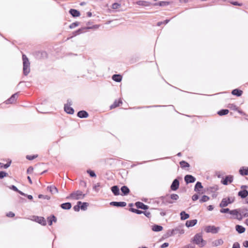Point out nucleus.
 Masks as SVG:
<instances>
[{
  "label": "nucleus",
  "instance_id": "nucleus-1",
  "mask_svg": "<svg viewBox=\"0 0 248 248\" xmlns=\"http://www.w3.org/2000/svg\"><path fill=\"white\" fill-rule=\"evenodd\" d=\"M23 73L24 75L27 76L30 72V62L25 54H22Z\"/></svg>",
  "mask_w": 248,
  "mask_h": 248
},
{
  "label": "nucleus",
  "instance_id": "nucleus-2",
  "mask_svg": "<svg viewBox=\"0 0 248 248\" xmlns=\"http://www.w3.org/2000/svg\"><path fill=\"white\" fill-rule=\"evenodd\" d=\"M86 196L85 194H83L82 192L80 190H77L71 193L68 196L66 199H73V200H79L83 199Z\"/></svg>",
  "mask_w": 248,
  "mask_h": 248
},
{
  "label": "nucleus",
  "instance_id": "nucleus-3",
  "mask_svg": "<svg viewBox=\"0 0 248 248\" xmlns=\"http://www.w3.org/2000/svg\"><path fill=\"white\" fill-rule=\"evenodd\" d=\"M192 242L200 247H203L206 244L205 241L203 240L202 237V235L200 233H197L194 235L192 239Z\"/></svg>",
  "mask_w": 248,
  "mask_h": 248
},
{
  "label": "nucleus",
  "instance_id": "nucleus-4",
  "mask_svg": "<svg viewBox=\"0 0 248 248\" xmlns=\"http://www.w3.org/2000/svg\"><path fill=\"white\" fill-rule=\"evenodd\" d=\"M89 205V203L88 202L78 201L77 204L74 206L73 209L76 212L79 211L80 209L82 211H86Z\"/></svg>",
  "mask_w": 248,
  "mask_h": 248
},
{
  "label": "nucleus",
  "instance_id": "nucleus-5",
  "mask_svg": "<svg viewBox=\"0 0 248 248\" xmlns=\"http://www.w3.org/2000/svg\"><path fill=\"white\" fill-rule=\"evenodd\" d=\"M234 202V197H227L222 199L219 204V206L220 208H224L227 206L229 204L232 203Z\"/></svg>",
  "mask_w": 248,
  "mask_h": 248
},
{
  "label": "nucleus",
  "instance_id": "nucleus-6",
  "mask_svg": "<svg viewBox=\"0 0 248 248\" xmlns=\"http://www.w3.org/2000/svg\"><path fill=\"white\" fill-rule=\"evenodd\" d=\"M237 209H239V212H238V214L237 215H234V216H236V217L234 218L239 220H241L243 217H248V209L247 208H237Z\"/></svg>",
  "mask_w": 248,
  "mask_h": 248
},
{
  "label": "nucleus",
  "instance_id": "nucleus-7",
  "mask_svg": "<svg viewBox=\"0 0 248 248\" xmlns=\"http://www.w3.org/2000/svg\"><path fill=\"white\" fill-rule=\"evenodd\" d=\"M98 28V26L97 25H93V26H88L82 27L80 29H78L76 31L73 32V36H76L78 35H79L85 31L86 30L93 29H97Z\"/></svg>",
  "mask_w": 248,
  "mask_h": 248
},
{
  "label": "nucleus",
  "instance_id": "nucleus-8",
  "mask_svg": "<svg viewBox=\"0 0 248 248\" xmlns=\"http://www.w3.org/2000/svg\"><path fill=\"white\" fill-rule=\"evenodd\" d=\"M233 176L232 175H226L224 177H222L221 180V183L224 185L227 186L233 182Z\"/></svg>",
  "mask_w": 248,
  "mask_h": 248
},
{
  "label": "nucleus",
  "instance_id": "nucleus-9",
  "mask_svg": "<svg viewBox=\"0 0 248 248\" xmlns=\"http://www.w3.org/2000/svg\"><path fill=\"white\" fill-rule=\"evenodd\" d=\"M238 212H239V209H233V210H231L228 208H221V209L220 210V212L221 213H223V214L228 213V214H230V215H232L233 216H234V215H237L238 214Z\"/></svg>",
  "mask_w": 248,
  "mask_h": 248
},
{
  "label": "nucleus",
  "instance_id": "nucleus-10",
  "mask_svg": "<svg viewBox=\"0 0 248 248\" xmlns=\"http://www.w3.org/2000/svg\"><path fill=\"white\" fill-rule=\"evenodd\" d=\"M219 230V227L211 225L206 226L205 229V231L206 232H211L214 234L217 233Z\"/></svg>",
  "mask_w": 248,
  "mask_h": 248
},
{
  "label": "nucleus",
  "instance_id": "nucleus-11",
  "mask_svg": "<svg viewBox=\"0 0 248 248\" xmlns=\"http://www.w3.org/2000/svg\"><path fill=\"white\" fill-rule=\"evenodd\" d=\"M179 178L177 177L172 181V183L170 185V188L172 191H176L179 188Z\"/></svg>",
  "mask_w": 248,
  "mask_h": 248
},
{
  "label": "nucleus",
  "instance_id": "nucleus-12",
  "mask_svg": "<svg viewBox=\"0 0 248 248\" xmlns=\"http://www.w3.org/2000/svg\"><path fill=\"white\" fill-rule=\"evenodd\" d=\"M33 221L37 222L42 226H46V220L44 217L34 216H33Z\"/></svg>",
  "mask_w": 248,
  "mask_h": 248
},
{
  "label": "nucleus",
  "instance_id": "nucleus-13",
  "mask_svg": "<svg viewBox=\"0 0 248 248\" xmlns=\"http://www.w3.org/2000/svg\"><path fill=\"white\" fill-rule=\"evenodd\" d=\"M184 180L186 184L194 183L196 179V178L191 174H186L184 177Z\"/></svg>",
  "mask_w": 248,
  "mask_h": 248
},
{
  "label": "nucleus",
  "instance_id": "nucleus-14",
  "mask_svg": "<svg viewBox=\"0 0 248 248\" xmlns=\"http://www.w3.org/2000/svg\"><path fill=\"white\" fill-rule=\"evenodd\" d=\"M161 200L163 205H167L168 203L172 204L174 202L171 201L170 198L169 194H166L165 196H161Z\"/></svg>",
  "mask_w": 248,
  "mask_h": 248
},
{
  "label": "nucleus",
  "instance_id": "nucleus-15",
  "mask_svg": "<svg viewBox=\"0 0 248 248\" xmlns=\"http://www.w3.org/2000/svg\"><path fill=\"white\" fill-rule=\"evenodd\" d=\"M135 206L138 209H140L144 210H146L149 209V206L143 202H137L135 203Z\"/></svg>",
  "mask_w": 248,
  "mask_h": 248
},
{
  "label": "nucleus",
  "instance_id": "nucleus-16",
  "mask_svg": "<svg viewBox=\"0 0 248 248\" xmlns=\"http://www.w3.org/2000/svg\"><path fill=\"white\" fill-rule=\"evenodd\" d=\"M109 204L111 206L117 207H124L126 205V203L124 202H111Z\"/></svg>",
  "mask_w": 248,
  "mask_h": 248
},
{
  "label": "nucleus",
  "instance_id": "nucleus-17",
  "mask_svg": "<svg viewBox=\"0 0 248 248\" xmlns=\"http://www.w3.org/2000/svg\"><path fill=\"white\" fill-rule=\"evenodd\" d=\"M120 190L121 191L120 194L123 196L128 195L130 192L129 188L126 186H122Z\"/></svg>",
  "mask_w": 248,
  "mask_h": 248
},
{
  "label": "nucleus",
  "instance_id": "nucleus-18",
  "mask_svg": "<svg viewBox=\"0 0 248 248\" xmlns=\"http://www.w3.org/2000/svg\"><path fill=\"white\" fill-rule=\"evenodd\" d=\"M77 116L80 118H86L89 116V113L84 110H80L77 113Z\"/></svg>",
  "mask_w": 248,
  "mask_h": 248
},
{
  "label": "nucleus",
  "instance_id": "nucleus-19",
  "mask_svg": "<svg viewBox=\"0 0 248 248\" xmlns=\"http://www.w3.org/2000/svg\"><path fill=\"white\" fill-rule=\"evenodd\" d=\"M111 191L114 196L120 195V188L118 186L115 185L111 187Z\"/></svg>",
  "mask_w": 248,
  "mask_h": 248
},
{
  "label": "nucleus",
  "instance_id": "nucleus-20",
  "mask_svg": "<svg viewBox=\"0 0 248 248\" xmlns=\"http://www.w3.org/2000/svg\"><path fill=\"white\" fill-rule=\"evenodd\" d=\"M57 220V217L54 215H51L47 217V221L49 226L52 225L53 222H56Z\"/></svg>",
  "mask_w": 248,
  "mask_h": 248
},
{
  "label": "nucleus",
  "instance_id": "nucleus-21",
  "mask_svg": "<svg viewBox=\"0 0 248 248\" xmlns=\"http://www.w3.org/2000/svg\"><path fill=\"white\" fill-rule=\"evenodd\" d=\"M198 220L196 219L187 220L186 222V226L187 228L194 226L197 223Z\"/></svg>",
  "mask_w": 248,
  "mask_h": 248
},
{
  "label": "nucleus",
  "instance_id": "nucleus-22",
  "mask_svg": "<svg viewBox=\"0 0 248 248\" xmlns=\"http://www.w3.org/2000/svg\"><path fill=\"white\" fill-rule=\"evenodd\" d=\"M69 13L74 17H78L80 15V12L75 9H70Z\"/></svg>",
  "mask_w": 248,
  "mask_h": 248
},
{
  "label": "nucleus",
  "instance_id": "nucleus-23",
  "mask_svg": "<svg viewBox=\"0 0 248 248\" xmlns=\"http://www.w3.org/2000/svg\"><path fill=\"white\" fill-rule=\"evenodd\" d=\"M239 174L242 176L248 175V167H242L239 170Z\"/></svg>",
  "mask_w": 248,
  "mask_h": 248
},
{
  "label": "nucleus",
  "instance_id": "nucleus-24",
  "mask_svg": "<svg viewBox=\"0 0 248 248\" xmlns=\"http://www.w3.org/2000/svg\"><path fill=\"white\" fill-rule=\"evenodd\" d=\"M64 110L67 114H73L75 112L74 108L67 104H64Z\"/></svg>",
  "mask_w": 248,
  "mask_h": 248
},
{
  "label": "nucleus",
  "instance_id": "nucleus-25",
  "mask_svg": "<svg viewBox=\"0 0 248 248\" xmlns=\"http://www.w3.org/2000/svg\"><path fill=\"white\" fill-rule=\"evenodd\" d=\"M136 4L140 6L149 7L152 5V4L148 1L145 0H139L136 2Z\"/></svg>",
  "mask_w": 248,
  "mask_h": 248
},
{
  "label": "nucleus",
  "instance_id": "nucleus-26",
  "mask_svg": "<svg viewBox=\"0 0 248 248\" xmlns=\"http://www.w3.org/2000/svg\"><path fill=\"white\" fill-rule=\"evenodd\" d=\"M238 196L242 199H245L248 196V190L247 189H243L239 191L238 193Z\"/></svg>",
  "mask_w": 248,
  "mask_h": 248
},
{
  "label": "nucleus",
  "instance_id": "nucleus-27",
  "mask_svg": "<svg viewBox=\"0 0 248 248\" xmlns=\"http://www.w3.org/2000/svg\"><path fill=\"white\" fill-rule=\"evenodd\" d=\"M202 188L203 186L202 183L199 181L197 182L194 186V191L200 193Z\"/></svg>",
  "mask_w": 248,
  "mask_h": 248
},
{
  "label": "nucleus",
  "instance_id": "nucleus-28",
  "mask_svg": "<svg viewBox=\"0 0 248 248\" xmlns=\"http://www.w3.org/2000/svg\"><path fill=\"white\" fill-rule=\"evenodd\" d=\"M170 4V2L169 1H161L154 3L152 4V5L154 6H159L161 7H164L169 5Z\"/></svg>",
  "mask_w": 248,
  "mask_h": 248
},
{
  "label": "nucleus",
  "instance_id": "nucleus-29",
  "mask_svg": "<svg viewBox=\"0 0 248 248\" xmlns=\"http://www.w3.org/2000/svg\"><path fill=\"white\" fill-rule=\"evenodd\" d=\"M163 229V228L162 226L157 224H154L152 226V231L155 232H160Z\"/></svg>",
  "mask_w": 248,
  "mask_h": 248
},
{
  "label": "nucleus",
  "instance_id": "nucleus-30",
  "mask_svg": "<svg viewBox=\"0 0 248 248\" xmlns=\"http://www.w3.org/2000/svg\"><path fill=\"white\" fill-rule=\"evenodd\" d=\"M242 93L243 91L239 89H235L232 91V94L237 97L241 96Z\"/></svg>",
  "mask_w": 248,
  "mask_h": 248
},
{
  "label": "nucleus",
  "instance_id": "nucleus-31",
  "mask_svg": "<svg viewBox=\"0 0 248 248\" xmlns=\"http://www.w3.org/2000/svg\"><path fill=\"white\" fill-rule=\"evenodd\" d=\"M60 207L64 210H69L72 207V204L69 202L63 203L60 205Z\"/></svg>",
  "mask_w": 248,
  "mask_h": 248
},
{
  "label": "nucleus",
  "instance_id": "nucleus-32",
  "mask_svg": "<svg viewBox=\"0 0 248 248\" xmlns=\"http://www.w3.org/2000/svg\"><path fill=\"white\" fill-rule=\"evenodd\" d=\"M47 189L52 194L58 192L57 188L53 185L47 186Z\"/></svg>",
  "mask_w": 248,
  "mask_h": 248
},
{
  "label": "nucleus",
  "instance_id": "nucleus-33",
  "mask_svg": "<svg viewBox=\"0 0 248 248\" xmlns=\"http://www.w3.org/2000/svg\"><path fill=\"white\" fill-rule=\"evenodd\" d=\"M175 234L177 233L183 234L185 232L184 230L183 229L182 226H179L173 229Z\"/></svg>",
  "mask_w": 248,
  "mask_h": 248
},
{
  "label": "nucleus",
  "instance_id": "nucleus-34",
  "mask_svg": "<svg viewBox=\"0 0 248 248\" xmlns=\"http://www.w3.org/2000/svg\"><path fill=\"white\" fill-rule=\"evenodd\" d=\"M122 104V101L121 99H119L118 100H116L113 102V103L110 106V108L111 109L117 107H119L120 106V105Z\"/></svg>",
  "mask_w": 248,
  "mask_h": 248
},
{
  "label": "nucleus",
  "instance_id": "nucleus-35",
  "mask_svg": "<svg viewBox=\"0 0 248 248\" xmlns=\"http://www.w3.org/2000/svg\"><path fill=\"white\" fill-rule=\"evenodd\" d=\"M235 230L239 233H242L246 231L245 228L240 225H236L235 226Z\"/></svg>",
  "mask_w": 248,
  "mask_h": 248
},
{
  "label": "nucleus",
  "instance_id": "nucleus-36",
  "mask_svg": "<svg viewBox=\"0 0 248 248\" xmlns=\"http://www.w3.org/2000/svg\"><path fill=\"white\" fill-rule=\"evenodd\" d=\"M112 79L116 82H119L122 80V76L120 74H114L112 76Z\"/></svg>",
  "mask_w": 248,
  "mask_h": 248
},
{
  "label": "nucleus",
  "instance_id": "nucleus-37",
  "mask_svg": "<svg viewBox=\"0 0 248 248\" xmlns=\"http://www.w3.org/2000/svg\"><path fill=\"white\" fill-rule=\"evenodd\" d=\"M180 215V218L182 220H186L189 217V215L188 214L186 213L184 211L181 212Z\"/></svg>",
  "mask_w": 248,
  "mask_h": 248
},
{
  "label": "nucleus",
  "instance_id": "nucleus-38",
  "mask_svg": "<svg viewBox=\"0 0 248 248\" xmlns=\"http://www.w3.org/2000/svg\"><path fill=\"white\" fill-rule=\"evenodd\" d=\"M161 196L156 198L155 200L153 201V204H156L158 206H161L163 205L162 203V200H161Z\"/></svg>",
  "mask_w": 248,
  "mask_h": 248
},
{
  "label": "nucleus",
  "instance_id": "nucleus-39",
  "mask_svg": "<svg viewBox=\"0 0 248 248\" xmlns=\"http://www.w3.org/2000/svg\"><path fill=\"white\" fill-rule=\"evenodd\" d=\"M229 112V110L228 109H221L218 111L217 113L218 115L222 116L227 115Z\"/></svg>",
  "mask_w": 248,
  "mask_h": 248
},
{
  "label": "nucleus",
  "instance_id": "nucleus-40",
  "mask_svg": "<svg viewBox=\"0 0 248 248\" xmlns=\"http://www.w3.org/2000/svg\"><path fill=\"white\" fill-rule=\"evenodd\" d=\"M9 188L14 191H16V192H17V193H18L20 195H24V192H23L22 191L19 190L17 187L16 186H15L14 185H11L10 186H9Z\"/></svg>",
  "mask_w": 248,
  "mask_h": 248
},
{
  "label": "nucleus",
  "instance_id": "nucleus-41",
  "mask_svg": "<svg viewBox=\"0 0 248 248\" xmlns=\"http://www.w3.org/2000/svg\"><path fill=\"white\" fill-rule=\"evenodd\" d=\"M180 165L182 168H188L190 167L189 164L186 161L182 160L179 162Z\"/></svg>",
  "mask_w": 248,
  "mask_h": 248
},
{
  "label": "nucleus",
  "instance_id": "nucleus-42",
  "mask_svg": "<svg viewBox=\"0 0 248 248\" xmlns=\"http://www.w3.org/2000/svg\"><path fill=\"white\" fill-rule=\"evenodd\" d=\"M223 243V241L222 239H219L217 240H216L213 242V244L214 246L217 247L220 246Z\"/></svg>",
  "mask_w": 248,
  "mask_h": 248
},
{
  "label": "nucleus",
  "instance_id": "nucleus-43",
  "mask_svg": "<svg viewBox=\"0 0 248 248\" xmlns=\"http://www.w3.org/2000/svg\"><path fill=\"white\" fill-rule=\"evenodd\" d=\"M11 160H10L9 162H8L6 164H3L0 162V169L4 168V169H7L8 167H10L11 164Z\"/></svg>",
  "mask_w": 248,
  "mask_h": 248
},
{
  "label": "nucleus",
  "instance_id": "nucleus-44",
  "mask_svg": "<svg viewBox=\"0 0 248 248\" xmlns=\"http://www.w3.org/2000/svg\"><path fill=\"white\" fill-rule=\"evenodd\" d=\"M129 210L131 212L136 213L138 215H140V214H142V213H143L142 211L138 209H135L134 208H130Z\"/></svg>",
  "mask_w": 248,
  "mask_h": 248
},
{
  "label": "nucleus",
  "instance_id": "nucleus-45",
  "mask_svg": "<svg viewBox=\"0 0 248 248\" xmlns=\"http://www.w3.org/2000/svg\"><path fill=\"white\" fill-rule=\"evenodd\" d=\"M210 199L209 197L206 195H203L200 199L199 202L200 203L205 202Z\"/></svg>",
  "mask_w": 248,
  "mask_h": 248
},
{
  "label": "nucleus",
  "instance_id": "nucleus-46",
  "mask_svg": "<svg viewBox=\"0 0 248 248\" xmlns=\"http://www.w3.org/2000/svg\"><path fill=\"white\" fill-rule=\"evenodd\" d=\"M170 198L171 201H177L179 199V196L176 194H169Z\"/></svg>",
  "mask_w": 248,
  "mask_h": 248
},
{
  "label": "nucleus",
  "instance_id": "nucleus-47",
  "mask_svg": "<svg viewBox=\"0 0 248 248\" xmlns=\"http://www.w3.org/2000/svg\"><path fill=\"white\" fill-rule=\"evenodd\" d=\"M175 234V232H174V230L173 229L171 230H168L166 232V237H169V236H173Z\"/></svg>",
  "mask_w": 248,
  "mask_h": 248
},
{
  "label": "nucleus",
  "instance_id": "nucleus-48",
  "mask_svg": "<svg viewBox=\"0 0 248 248\" xmlns=\"http://www.w3.org/2000/svg\"><path fill=\"white\" fill-rule=\"evenodd\" d=\"M87 173L89 174L91 177L93 178L96 177V175L93 170H87Z\"/></svg>",
  "mask_w": 248,
  "mask_h": 248
},
{
  "label": "nucleus",
  "instance_id": "nucleus-49",
  "mask_svg": "<svg viewBox=\"0 0 248 248\" xmlns=\"http://www.w3.org/2000/svg\"><path fill=\"white\" fill-rule=\"evenodd\" d=\"M170 21V19H167L165 20L164 21L158 22L157 23L156 25L157 26H160L162 24H167V23H168Z\"/></svg>",
  "mask_w": 248,
  "mask_h": 248
},
{
  "label": "nucleus",
  "instance_id": "nucleus-50",
  "mask_svg": "<svg viewBox=\"0 0 248 248\" xmlns=\"http://www.w3.org/2000/svg\"><path fill=\"white\" fill-rule=\"evenodd\" d=\"M37 156L38 155H27L26 157L29 160H32L36 158Z\"/></svg>",
  "mask_w": 248,
  "mask_h": 248
},
{
  "label": "nucleus",
  "instance_id": "nucleus-51",
  "mask_svg": "<svg viewBox=\"0 0 248 248\" xmlns=\"http://www.w3.org/2000/svg\"><path fill=\"white\" fill-rule=\"evenodd\" d=\"M121 4L117 2H114L112 4L111 8L113 9H117L121 7Z\"/></svg>",
  "mask_w": 248,
  "mask_h": 248
},
{
  "label": "nucleus",
  "instance_id": "nucleus-52",
  "mask_svg": "<svg viewBox=\"0 0 248 248\" xmlns=\"http://www.w3.org/2000/svg\"><path fill=\"white\" fill-rule=\"evenodd\" d=\"M79 24V22L76 21L75 22L72 23L69 25V28L70 29H74L75 27L78 26Z\"/></svg>",
  "mask_w": 248,
  "mask_h": 248
},
{
  "label": "nucleus",
  "instance_id": "nucleus-53",
  "mask_svg": "<svg viewBox=\"0 0 248 248\" xmlns=\"http://www.w3.org/2000/svg\"><path fill=\"white\" fill-rule=\"evenodd\" d=\"M38 198L39 199H44L49 200L50 199V197L48 195H44L43 194H39L38 196Z\"/></svg>",
  "mask_w": 248,
  "mask_h": 248
},
{
  "label": "nucleus",
  "instance_id": "nucleus-54",
  "mask_svg": "<svg viewBox=\"0 0 248 248\" xmlns=\"http://www.w3.org/2000/svg\"><path fill=\"white\" fill-rule=\"evenodd\" d=\"M8 175V173L4 171H0V179H3L5 177L7 176Z\"/></svg>",
  "mask_w": 248,
  "mask_h": 248
},
{
  "label": "nucleus",
  "instance_id": "nucleus-55",
  "mask_svg": "<svg viewBox=\"0 0 248 248\" xmlns=\"http://www.w3.org/2000/svg\"><path fill=\"white\" fill-rule=\"evenodd\" d=\"M38 53L41 55L42 58H46L47 57V53L45 51H40Z\"/></svg>",
  "mask_w": 248,
  "mask_h": 248
},
{
  "label": "nucleus",
  "instance_id": "nucleus-56",
  "mask_svg": "<svg viewBox=\"0 0 248 248\" xmlns=\"http://www.w3.org/2000/svg\"><path fill=\"white\" fill-rule=\"evenodd\" d=\"M230 3L234 6H242L243 5L242 3L238 2V1H231Z\"/></svg>",
  "mask_w": 248,
  "mask_h": 248
},
{
  "label": "nucleus",
  "instance_id": "nucleus-57",
  "mask_svg": "<svg viewBox=\"0 0 248 248\" xmlns=\"http://www.w3.org/2000/svg\"><path fill=\"white\" fill-rule=\"evenodd\" d=\"M229 108L233 110H237L238 109V107L233 104H229Z\"/></svg>",
  "mask_w": 248,
  "mask_h": 248
},
{
  "label": "nucleus",
  "instance_id": "nucleus-58",
  "mask_svg": "<svg viewBox=\"0 0 248 248\" xmlns=\"http://www.w3.org/2000/svg\"><path fill=\"white\" fill-rule=\"evenodd\" d=\"M15 100L12 98V97H10L9 98H8L6 101H5V103L6 104H12L15 102Z\"/></svg>",
  "mask_w": 248,
  "mask_h": 248
},
{
  "label": "nucleus",
  "instance_id": "nucleus-59",
  "mask_svg": "<svg viewBox=\"0 0 248 248\" xmlns=\"http://www.w3.org/2000/svg\"><path fill=\"white\" fill-rule=\"evenodd\" d=\"M199 196L198 194H195L192 196V200L193 201H197V200L199 199Z\"/></svg>",
  "mask_w": 248,
  "mask_h": 248
},
{
  "label": "nucleus",
  "instance_id": "nucleus-60",
  "mask_svg": "<svg viewBox=\"0 0 248 248\" xmlns=\"http://www.w3.org/2000/svg\"><path fill=\"white\" fill-rule=\"evenodd\" d=\"M22 196L26 197L29 200H33V197L31 195H28L27 194H25L24 193V195H21Z\"/></svg>",
  "mask_w": 248,
  "mask_h": 248
},
{
  "label": "nucleus",
  "instance_id": "nucleus-61",
  "mask_svg": "<svg viewBox=\"0 0 248 248\" xmlns=\"http://www.w3.org/2000/svg\"><path fill=\"white\" fill-rule=\"evenodd\" d=\"M209 190L212 192L218 190V187L217 186H211L209 187Z\"/></svg>",
  "mask_w": 248,
  "mask_h": 248
},
{
  "label": "nucleus",
  "instance_id": "nucleus-62",
  "mask_svg": "<svg viewBox=\"0 0 248 248\" xmlns=\"http://www.w3.org/2000/svg\"><path fill=\"white\" fill-rule=\"evenodd\" d=\"M33 170V167L32 166H30L28 168L27 170V173L28 174H31V173L32 172Z\"/></svg>",
  "mask_w": 248,
  "mask_h": 248
},
{
  "label": "nucleus",
  "instance_id": "nucleus-63",
  "mask_svg": "<svg viewBox=\"0 0 248 248\" xmlns=\"http://www.w3.org/2000/svg\"><path fill=\"white\" fill-rule=\"evenodd\" d=\"M232 248H240V244L238 242H234L232 245Z\"/></svg>",
  "mask_w": 248,
  "mask_h": 248
},
{
  "label": "nucleus",
  "instance_id": "nucleus-64",
  "mask_svg": "<svg viewBox=\"0 0 248 248\" xmlns=\"http://www.w3.org/2000/svg\"><path fill=\"white\" fill-rule=\"evenodd\" d=\"M15 216V213L12 212H9L6 214V216L9 217H13Z\"/></svg>",
  "mask_w": 248,
  "mask_h": 248
}]
</instances>
